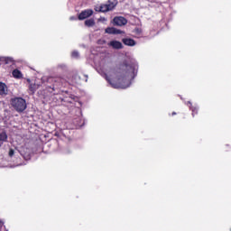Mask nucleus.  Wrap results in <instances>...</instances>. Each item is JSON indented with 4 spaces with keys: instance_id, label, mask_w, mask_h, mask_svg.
Instances as JSON below:
<instances>
[{
    "instance_id": "obj_2",
    "label": "nucleus",
    "mask_w": 231,
    "mask_h": 231,
    "mask_svg": "<svg viewBox=\"0 0 231 231\" xmlns=\"http://www.w3.org/2000/svg\"><path fill=\"white\" fill-rule=\"evenodd\" d=\"M11 106L19 113H23L26 109V101L23 97H14L11 100Z\"/></svg>"
},
{
    "instance_id": "obj_9",
    "label": "nucleus",
    "mask_w": 231,
    "mask_h": 231,
    "mask_svg": "<svg viewBox=\"0 0 231 231\" xmlns=\"http://www.w3.org/2000/svg\"><path fill=\"white\" fill-rule=\"evenodd\" d=\"M0 95H8V87L3 82H0Z\"/></svg>"
},
{
    "instance_id": "obj_14",
    "label": "nucleus",
    "mask_w": 231,
    "mask_h": 231,
    "mask_svg": "<svg viewBox=\"0 0 231 231\" xmlns=\"http://www.w3.org/2000/svg\"><path fill=\"white\" fill-rule=\"evenodd\" d=\"M98 23H107V18H106V17H100V18L98 19Z\"/></svg>"
},
{
    "instance_id": "obj_13",
    "label": "nucleus",
    "mask_w": 231,
    "mask_h": 231,
    "mask_svg": "<svg viewBox=\"0 0 231 231\" xmlns=\"http://www.w3.org/2000/svg\"><path fill=\"white\" fill-rule=\"evenodd\" d=\"M39 87L37 85H30L29 88L32 93L37 89Z\"/></svg>"
},
{
    "instance_id": "obj_10",
    "label": "nucleus",
    "mask_w": 231,
    "mask_h": 231,
    "mask_svg": "<svg viewBox=\"0 0 231 231\" xmlns=\"http://www.w3.org/2000/svg\"><path fill=\"white\" fill-rule=\"evenodd\" d=\"M12 75L14 79H23V73L17 69L13 70Z\"/></svg>"
},
{
    "instance_id": "obj_5",
    "label": "nucleus",
    "mask_w": 231,
    "mask_h": 231,
    "mask_svg": "<svg viewBox=\"0 0 231 231\" xmlns=\"http://www.w3.org/2000/svg\"><path fill=\"white\" fill-rule=\"evenodd\" d=\"M93 15V10L87 9L81 12L79 15V21H84V19H88V17H91Z\"/></svg>"
},
{
    "instance_id": "obj_3",
    "label": "nucleus",
    "mask_w": 231,
    "mask_h": 231,
    "mask_svg": "<svg viewBox=\"0 0 231 231\" xmlns=\"http://www.w3.org/2000/svg\"><path fill=\"white\" fill-rule=\"evenodd\" d=\"M115 6H116V2L108 1L105 5H96L95 10H96V12H103V13L104 12H111V10L115 9Z\"/></svg>"
},
{
    "instance_id": "obj_4",
    "label": "nucleus",
    "mask_w": 231,
    "mask_h": 231,
    "mask_svg": "<svg viewBox=\"0 0 231 231\" xmlns=\"http://www.w3.org/2000/svg\"><path fill=\"white\" fill-rule=\"evenodd\" d=\"M113 23L116 26H125L127 20L122 16L115 17Z\"/></svg>"
},
{
    "instance_id": "obj_7",
    "label": "nucleus",
    "mask_w": 231,
    "mask_h": 231,
    "mask_svg": "<svg viewBox=\"0 0 231 231\" xmlns=\"http://www.w3.org/2000/svg\"><path fill=\"white\" fill-rule=\"evenodd\" d=\"M108 46H111L115 50H120L122 49V42L118 41H112L108 43Z\"/></svg>"
},
{
    "instance_id": "obj_11",
    "label": "nucleus",
    "mask_w": 231,
    "mask_h": 231,
    "mask_svg": "<svg viewBox=\"0 0 231 231\" xmlns=\"http://www.w3.org/2000/svg\"><path fill=\"white\" fill-rule=\"evenodd\" d=\"M8 135L6 134V132H1L0 133V142H7Z\"/></svg>"
},
{
    "instance_id": "obj_17",
    "label": "nucleus",
    "mask_w": 231,
    "mask_h": 231,
    "mask_svg": "<svg viewBox=\"0 0 231 231\" xmlns=\"http://www.w3.org/2000/svg\"><path fill=\"white\" fill-rule=\"evenodd\" d=\"M14 150H13V149H11V150L9 151V156H13V155H14Z\"/></svg>"
},
{
    "instance_id": "obj_18",
    "label": "nucleus",
    "mask_w": 231,
    "mask_h": 231,
    "mask_svg": "<svg viewBox=\"0 0 231 231\" xmlns=\"http://www.w3.org/2000/svg\"><path fill=\"white\" fill-rule=\"evenodd\" d=\"M191 111H192L193 116H194V113L196 112V108H191Z\"/></svg>"
},
{
    "instance_id": "obj_8",
    "label": "nucleus",
    "mask_w": 231,
    "mask_h": 231,
    "mask_svg": "<svg viewBox=\"0 0 231 231\" xmlns=\"http://www.w3.org/2000/svg\"><path fill=\"white\" fill-rule=\"evenodd\" d=\"M123 42L125 46H136V42L131 38L123 39Z\"/></svg>"
},
{
    "instance_id": "obj_6",
    "label": "nucleus",
    "mask_w": 231,
    "mask_h": 231,
    "mask_svg": "<svg viewBox=\"0 0 231 231\" xmlns=\"http://www.w3.org/2000/svg\"><path fill=\"white\" fill-rule=\"evenodd\" d=\"M106 33H110L113 35H118L120 33H122V31L115 28V27H108L105 30Z\"/></svg>"
},
{
    "instance_id": "obj_19",
    "label": "nucleus",
    "mask_w": 231,
    "mask_h": 231,
    "mask_svg": "<svg viewBox=\"0 0 231 231\" xmlns=\"http://www.w3.org/2000/svg\"><path fill=\"white\" fill-rule=\"evenodd\" d=\"M73 19H76L75 17H70V21H73Z\"/></svg>"
},
{
    "instance_id": "obj_1",
    "label": "nucleus",
    "mask_w": 231,
    "mask_h": 231,
    "mask_svg": "<svg viewBox=\"0 0 231 231\" xmlns=\"http://www.w3.org/2000/svg\"><path fill=\"white\" fill-rule=\"evenodd\" d=\"M138 72V65H123L117 71L106 74V79L116 89H125L131 86V81Z\"/></svg>"
},
{
    "instance_id": "obj_21",
    "label": "nucleus",
    "mask_w": 231,
    "mask_h": 231,
    "mask_svg": "<svg viewBox=\"0 0 231 231\" xmlns=\"http://www.w3.org/2000/svg\"><path fill=\"white\" fill-rule=\"evenodd\" d=\"M2 226L1 222H0V226Z\"/></svg>"
},
{
    "instance_id": "obj_16",
    "label": "nucleus",
    "mask_w": 231,
    "mask_h": 231,
    "mask_svg": "<svg viewBox=\"0 0 231 231\" xmlns=\"http://www.w3.org/2000/svg\"><path fill=\"white\" fill-rule=\"evenodd\" d=\"M72 57H74V58L79 57V52L78 51H73L72 52Z\"/></svg>"
},
{
    "instance_id": "obj_20",
    "label": "nucleus",
    "mask_w": 231,
    "mask_h": 231,
    "mask_svg": "<svg viewBox=\"0 0 231 231\" xmlns=\"http://www.w3.org/2000/svg\"><path fill=\"white\" fill-rule=\"evenodd\" d=\"M1 60H4V58H0V62H1Z\"/></svg>"
},
{
    "instance_id": "obj_12",
    "label": "nucleus",
    "mask_w": 231,
    "mask_h": 231,
    "mask_svg": "<svg viewBox=\"0 0 231 231\" xmlns=\"http://www.w3.org/2000/svg\"><path fill=\"white\" fill-rule=\"evenodd\" d=\"M85 24L86 26H88V27L95 26V20L93 19L86 20Z\"/></svg>"
},
{
    "instance_id": "obj_15",
    "label": "nucleus",
    "mask_w": 231,
    "mask_h": 231,
    "mask_svg": "<svg viewBox=\"0 0 231 231\" xmlns=\"http://www.w3.org/2000/svg\"><path fill=\"white\" fill-rule=\"evenodd\" d=\"M97 44H99L100 46H104V44H106V42H105V40H99L97 42Z\"/></svg>"
}]
</instances>
